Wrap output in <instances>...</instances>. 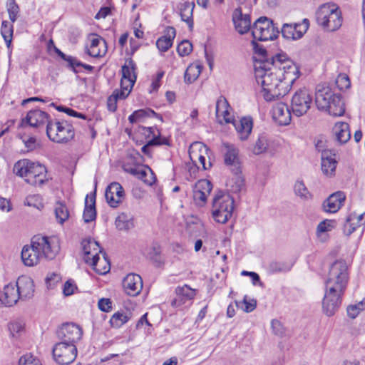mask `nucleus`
I'll return each mask as SVG.
<instances>
[{
    "mask_svg": "<svg viewBox=\"0 0 365 365\" xmlns=\"http://www.w3.org/2000/svg\"><path fill=\"white\" fill-rule=\"evenodd\" d=\"M299 68L282 55L257 62L255 66L256 81L262 88L267 101L284 96L299 77Z\"/></svg>",
    "mask_w": 365,
    "mask_h": 365,
    "instance_id": "f257e3e1",
    "label": "nucleus"
},
{
    "mask_svg": "<svg viewBox=\"0 0 365 365\" xmlns=\"http://www.w3.org/2000/svg\"><path fill=\"white\" fill-rule=\"evenodd\" d=\"M349 280L346 262L340 259L332 263L325 281V294L322 301L323 312L328 317L333 316L341 305Z\"/></svg>",
    "mask_w": 365,
    "mask_h": 365,
    "instance_id": "f03ea898",
    "label": "nucleus"
},
{
    "mask_svg": "<svg viewBox=\"0 0 365 365\" xmlns=\"http://www.w3.org/2000/svg\"><path fill=\"white\" fill-rule=\"evenodd\" d=\"M60 251L59 240L54 236L41 235L31 238V244L23 247L21 259L28 267L38 264L42 258L53 259Z\"/></svg>",
    "mask_w": 365,
    "mask_h": 365,
    "instance_id": "7ed1b4c3",
    "label": "nucleus"
},
{
    "mask_svg": "<svg viewBox=\"0 0 365 365\" xmlns=\"http://www.w3.org/2000/svg\"><path fill=\"white\" fill-rule=\"evenodd\" d=\"M315 103L320 110H325L333 116H341L345 113V106L339 93H335L329 87L317 86Z\"/></svg>",
    "mask_w": 365,
    "mask_h": 365,
    "instance_id": "20e7f679",
    "label": "nucleus"
},
{
    "mask_svg": "<svg viewBox=\"0 0 365 365\" xmlns=\"http://www.w3.org/2000/svg\"><path fill=\"white\" fill-rule=\"evenodd\" d=\"M14 173L34 186H41L47 180L46 168L27 159L16 162L14 166Z\"/></svg>",
    "mask_w": 365,
    "mask_h": 365,
    "instance_id": "39448f33",
    "label": "nucleus"
},
{
    "mask_svg": "<svg viewBox=\"0 0 365 365\" xmlns=\"http://www.w3.org/2000/svg\"><path fill=\"white\" fill-rule=\"evenodd\" d=\"M317 24L328 31L337 30L342 24L340 9L334 4H325L316 13Z\"/></svg>",
    "mask_w": 365,
    "mask_h": 365,
    "instance_id": "423d86ee",
    "label": "nucleus"
},
{
    "mask_svg": "<svg viewBox=\"0 0 365 365\" xmlns=\"http://www.w3.org/2000/svg\"><path fill=\"white\" fill-rule=\"evenodd\" d=\"M234 210V199L227 193L219 191L212 200V214L214 220L222 224L231 217Z\"/></svg>",
    "mask_w": 365,
    "mask_h": 365,
    "instance_id": "0eeeda50",
    "label": "nucleus"
},
{
    "mask_svg": "<svg viewBox=\"0 0 365 365\" xmlns=\"http://www.w3.org/2000/svg\"><path fill=\"white\" fill-rule=\"evenodd\" d=\"M46 135L54 143H66L74 138L75 130L66 120H51L46 125Z\"/></svg>",
    "mask_w": 365,
    "mask_h": 365,
    "instance_id": "6e6552de",
    "label": "nucleus"
},
{
    "mask_svg": "<svg viewBox=\"0 0 365 365\" xmlns=\"http://www.w3.org/2000/svg\"><path fill=\"white\" fill-rule=\"evenodd\" d=\"M82 245L85 262L90 264L96 272L100 274H105L109 272L110 265L105 257L104 262L107 264L104 265L102 268L100 267V257L98 256V253L101 252V250L98 242L95 240H90L88 241H83Z\"/></svg>",
    "mask_w": 365,
    "mask_h": 365,
    "instance_id": "1a4fd4ad",
    "label": "nucleus"
},
{
    "mask_svg": "<svg viewBox=\"0 0 365 365\" xmlns=\"http://www.w3.org/2000/svg\"><path fill=\"white\" fill-rule=\"evenodd\" d=\"M279 34L273 21L267 17L259 18L253 24L252 34L256 41H265L274 40Z\"/></svg>",
    "mask_w": 365,
    "mask_h": 365,
    "instance_id": "9d476101",
    "label": "nucleus"
},
{
    "mask_svg": "<svg viewBox=\"0 0 365 365\" xmlns=\"http://www.w3.org/2000/svg\"><path fill=\"white\" fill-rule=\"evenodd\" d=\"M313 103L312 92L306 88H299L294 92L291 99L290 108L292 113L297 117L305 115L310 109Z\"/></svg>",
    "mask_w": 365,
    "mask_h": 365,
    "instance_id": "9b49d317",
    "label": "nucleus"
},
{
    "mask_svg": "<svg viewBox=\"0 0 365 365\" xmlns=\"http://www.w3.org/2000/svg\"><path fill=\"white\" fill-rule=\"evenodd\" d=\"M53 356L58 364L68 365L76 358L77 348L75 344L59 341L53 348Z\"/></svg>",
    "mask_w": 365,
    "mask_h": 365,
    "instance_id": "f8f14e48",
    "label": "nucleus"
},
{
    "mask_svg": "<svg viewBox=\"0 0 365 365\" xmlns=\"http://www.w3.org/2000/svg\"><path fill=\"white\" fill-rule=\"evenodd\" d=\"M83 331L81 328L73 323H66L57 331L60 342L75 344L81 339Z\"/></svg>",
    "mask_w": 365,
    "mask_h": 365,
    "instance_id": "ddd939ff",
    "label": "nucleus"
},
{
    "mask_svg": "<svg viewBox=\"0 0 365 365\" xmlns=\"http://www.w3.org/2000/svg\"><path fill=\"white\" fill-rule=\"evenodd\" d=\"M207 146L200 142H195L190 145L189 156L197 169H200V167L202 166V169L205 170L211 166L210 162L208 163V166L205 163V154L207 153Z\"/></svg>",
    "mask_w": 365,
    "mask_h": 365,
    "instance_id": "4468645a",
    "label": "nucleus"
},
{
    "mask_svg": "<svg viewBox=\"0 0 365 365\" xmlns=\"http://www.w3.org/2000/svg\"><path fill=\"white\" fill-rule=\"evenodd\" d=\"M309 26V21L304 19L302 24H284L282 28V35L289 40L301 38L307 32Z\"/></svg>",
    "mask_w": 365,
    "mask_h": 365,
    "instance_id": "2eb2a0df",
    "label": "nucleus"
},
{
    "mask_svg": "<svg viewBox=\"0 0 365 365\" xmlns=\"http://www.w3.org/2000/svg\"><path fill=\"white\" fill-rule=\"evenodd\" d=\"M105 197L110 207H118L125 199V192L122 185L117 182L109 184L106 190Z\"/></svg>",
    "mask_w": 365,
    "mask_h": 365,
    "instance_id": "dca6fc26",
    "label": "nucleus"
},
{
    "mask_svg": "<svg viewBox=\"0 0 365 365\" xmlns=\"http://www.w3.org/2000/svg\"><path fill=\"white\" fill-rule=\"evenodd\" d=\"M291 108L282 102L275 103L272 109L273 120L280 125L289 124L292 119Z\"/></svg>",
    "mask_w": 365,
    "mask_h": 365,
    "instance_id": "f3484780",
    "label": "nucleus"
},
{
    "mask_svg": "<svg viewBox=\"0 0 365 365\" xmlns=\"http://www.w3.org/2000/svg\"><path fill=\"white\" fill-rule=\"evenodd\" d=\"M212 188L211 182L206 179L200 180L195 183L193 188V198L198 205H205Z\"/></svg>",
    "mask_w": 365,
    "mask_h": 365,
    "instance_id": "a211bd4d",
    "label": "nucleus"
},
{
    "mask_svg": "<svg viewBox=\"0 0 365 365\" xmlns=\"http://www.w3.org/2000/svg\"><path fill=\"white\" fill-rule=\"evenodd\" d=\"M123 287L127 294L137 296L143 289V280L137 274H128L123 281Z\"/></svg>",
    "mask_w": 365,
    "mask_h": 365,
    "instance_id": "6ab92c4d",
    "label": "nucleus"
},
{
    "mask_svg": "<svg viewBox=\"0 0 365 365\" xmlns=\"http://www.w3.org/2000/svg\"><path fill=\"white\" fill-rule=\"evenodd\" d=\"M223 145L225 148L224 160L226 165L229 166L231 170L238 172L241 168L239 150L232 144L224 143Z\"/></svg>",
    "mask_w": 365,
    "mask_h": 365,
    "instance_id": "aec40b11",
    "label": "nucleus"
},
{
    "mask_svg": "<svg viewBox=\"0 0 365 365\" xmlns=\"http://www.w3.org/2000/svg\"><path fill=\"white\" fill-rule=\"evenodd\" d=\"M232 21L235 29L240 34L247 33L251 29L250 16L249 14H243L240 6H238L234 10Z\"/></svg>",
    "mask_w": 365,
    "mask_h": 365,
    "instance_id": "412c9836",
    "label": "nucleus"
},
{
    "mask_svg": "<svg viewBox=\"0 0 365 365\" xmlns=\"http://www.w3.org/2000/svg\"><path fill=\"white\" fill-rule=\"evenodd\" d=\"M175 298L172 301V305L175 307H180L190 302L194 299L196 292L195 289L190 288L188 285L178 286L175 289Z\"/></svg>",
    "mask_w": 365,
    "mask_h": 365,
    "instance_id": "4be33fe9",
    "label": "nucleus"
},
{
    "mask_svg": "<svg viewBox=\"0 0 365 365\" xmlns=\"http://www.w3.org/2000/svg\"><path fill=\"white\" fill-rule=\"evenodd\" d=\"M346 195L342 191H337L329 196L322 204L323 210L328 213L336 212L342 206Z\"/></svg>",
    "mask_w": 365,
    "mask_h": 365,
    "instance_id": "5701e85b",
    "label": "nucleus"
},
{
    "mask_svg": "<svg viewBox=\"0 0 365 365\" xmlns=\"http://www.w3.org/2000/svg\"><path fill=\"white\" fill-rule=\"evenodd\" d=\"M90 45L88 48V54L92 57H101L107 52L106 41L96 34H92L89 38Z\"/></svg>",
    "mask_w": 365,
    "mask_h": 365,
    "instance_id": "b1692460",
    "label": "nucleus"
},
{
    "mask_svg": "<svg viewBox=\"0 0 365 365\" xmlns=\"http://www.w3.org/2000/svg\"><path fill=\"white\" fill-rule=\"evenodd\" d=\"M51 120H48V115L41 110H30L26 118L22 120V125L25 123L29 124L30 126L34 128H38L41 125H44L48 122H51Z\"/></svg>",
    "mask_w": 365,
    "mask_h": 365,
    "instance_id": "393cba45",
    "label": "nucleus"
},
{
    "mask_svg": "<svg viewBox=\"0 0 365 365\" xmlns=\"http://www.w3.org/2000/svg\"><path fill=\"white\" fill-rule=\"evenodd\" d=\"M15 285L21 299H26L33 297L34 284L30 277L26 275L19 277Z\"/></svg>",
    "mask_w": 365,
    "mask_h": 365,
    "instance_id": "a878e982",
    "label": "nucleus"
},
{
    "mask_svg": "<svg viewBox=\"0 0 365 365\" xmlns=\"http://www.w3.org/2000/svg\"><path fill=\"white\" fill-rule=\"evenodd\" d=\"M332 133L339 145L346 143L351 138L349 125L346 122H336L332 128Z\"/></svg>",
    "mask_w": 365,
    "mask_h": 365,
    "instance_id": "bb28decb",
    "label": "nucleus"
},
{
    "mask_svg": "<svg viewBox=\"0 0 365 365\" xmlns=\"http://www.w3.org/2000/svg\"><path fill=\"white\" fill-rule=\"evenodd\" d=\"M20 299L18 290L15 284H9L0 292V301L7 307L14 305Z\"/></svg>",
    "mask_w": 365,
    "mask_h": 365,
    "instance_id": "cd10ccee",
    "label": "nucleus"
},
{
    "mask_svg": "<svg viewBox=\"0 0 365 365\" xmlns=\"http://www.w3.org/2000/svg\"><path fill=\"white\" fill-rule=\"evenodd\" d=\"M334 156L335 153L332 151H324L321 155L322 170L327 176L331 177L335 174L337 161Z\"/></svg>",
    "mask_w": 365,
    "mask_h": 365,
    "instance_id": "c85d7f7f",
    "label": "nucleus"
},
{
    "mask_svg": "<svg viewBox=\"0 0 365 365\" xmlns=\"http://www.w3.org/2000/svg\"><path fill=\"white\" fill-rule=\"evenodd\" d=\"M232 124L239 135L240 139L241 140H247L250 135L253 127L252 118L244 117L240 120H235Z\"/></svg>",
    "mask_w": 365,
    "mask_h": 365,
    "instance_id": "c756f323",
    "label": "nucleus"
},
{
    "mask_svg": "<svg viewBox=\"0 0 365 365\" xmlns=\"http://www.w3.org/2000/svg\"><path fill=\"white\" fill-rule=\"evenodd\" d=\"M232 176L226 182V186L232 192L238 193L245 188V180L242 174L241 168L238 172L231 170Z\"/></svg>",
    "mask_w": 365,
    "mask_h": 365,
    "instance_id": "7c9ffc66",
    "label": "nucleus"
},
{
    "mask_svg": "<svg viewBox=\"0 0 365 365\" xmlns=\"http://www.w3.org/2000/svg\"><path fill=\"white\" fill-rule=\"evenodd\" d=\"M181 20L187 23L190 30L193 28V9L195 3L193 1H185L178 6Z\"/></svg>",
    "mask_w": 365,
    "mask_h": 365,
    "instance_id": "2f4dec72",
    "label": "nucleus"
},
{
    "mask_svg": "<svg viewBox=\"0 0 365 365\" xmlns=\"http://www.w3.org/2000/svg\"><path fill=\"white\" fill-rule=\"evenodd\" d=\"M96 192L88 195L85 199V208L83 214L84 222L86 223L93 221L96 217Z\"/></svg>",
    "mask_w": 365,
    "mask_h": 365,
    "instance_id": "473e14b6",
    "label": "nucleus"
},
{
    "mask_svg": "<svg viewBox=\"0 0 365 365\" xmlns=\"http://www.w3.org/2000/svg\"><path fill=\"white\" fill-rule=\"evenodd\" d=\"M175 35V29L173 27L168 26L165 29V35L160 37L156 41L158 48L162 52L167 51L172 46Z\"/></svg>",
    "mask_w": 365,
    "mask_h": 365,
    "instance_id": "72a5a7b5",
    "label": "nucleus"
},
{
    "mask_svg": "<svg viewBox=\"0 0 365 365\" xmlns=\"http://www.w3.org/2000/svg\"><path fill=\"white\" fill-rule=\"evenodd\" d=\"M294 192L295 195L303 201L311 200L313 197L312 194L309 191L304 182L300 180L295 182Z\"/></svg>",
    "mask_w": 365,
    "mask_h": 365,
    "instance_id": "f704fd0d",
    "label": "nucleus"
},
{
    "mask_svg": "<svg viewBox=\"0 0 365 365\" xmlns=\"http://www.w3.org/2000/svg\"><path fill=\"white\" fill-rule=\"evenodd\" d=\"M153 115L158 116V114L151 109H140L134 111L129 117L128 120L130 123H135L138 122L143 121L145 118L148 117H151Z\"/></svg>",
    "mask_w": 365,
    "mask_h": 365,
    "instance_id": "c9c22d12",
    "label": "nucleus"
},
{
    "mask_svg": "<svg viewBox=\"0 0 365 365\" xmlns=\"http://www.w3.org/2000/svg\"><path fill=\"white\" fill-rule=\"evenodd\" d=\"M266 269L269 274H276L288 272L291 267L283 262L272 261L267 265Z\"/></svg>",
    "mask_w": 365,
    "mask_h": 365,
    "instance_id": "e433bc0d",
    "label": "nucleus"
},
{
    "mask_svg": "<svg viewBox=\"0 0 365 365\" xmlns=\"http://www.w3.org/2000/svg\"><path fill=\"white\" fill-rule=\"evenodd\" d=\"M200 73L201 68L200 66L193 64L190 65L185 72V81L187 83H192L198 78Z\"/></svg>",
    "mask_w": 365,
    "mask_h": 365,
    "instance_id": "4c0bfd02",
    "label": "nucleus"
},
{
    "mask_svg": "<svg viewBox=\"0 0 365 365\" xmlns=\"http://www.w3.org/2000/svg\"><path fill=\"white\" fill-rule=\"evenodd\" d=\"M135 68L136 65L132 59L126 61L125 65L122 66V78L136 81Z\"/></svg>",
    "mask_w": 365,
    "mask_h": 365,
    "instance_id": "58836bf2",
    "label": "nucleus"
},
{
    "mask_svg": "<svg viewBox=\"0 0 365 365\" xmlns=\"http://www.w3.org/2000/svg\"><path fill=\"white\" fill-rule=\"evenodd\" d=\"M55 215L57 221L63 224L69 217V212L66 205L61 202H58L55 206Z\"/></svg>",
    "mask_w": 365,
    "mask_h": 365,
    "instance_id": "ea45409f",
    "label": "nucleus"
},
{
    "mask_svg": "<svg viewBox=\"0 0 365 365\" xmlns=\"http://www.w3.org/2000/svg\"><path fill=\"white\" fill-rule=\"evenodd\" d=\"M143 130H145V133H148V135L153 134V138L148 141V145L151 146H158L162 145H168V140L166 138H163L160 135H155L154 133V128L153 127L143 128Z\"/></svg>",
    "mask_w": 365,
    "mask_h": 365,
    "instance_id": "a19ab883",
    "label": "nucleus"
},
{
    "mask_svg": "<svg viewBox=\"0 0 365 365\" xmlns=\"http://www.w3.org/2000/svg\"><path fill=\"white\" fill-rule=\"evenodd\" d=\"M138 178L148 185H152L155 182V176L148 167L141 168Z\"/></svg>",
    "mask_w": 365,
    "mask_h": 365,
    "instance_id": "79ce46f5",
    "label": "nucleus"
},
{
    "mask_svg": "<svg viewBox=\"0 0 365 365\" xmlns=\"http://www.w3.org/2000/svg\"><path fill=\"white\" fill-rule=\"evenodd\" d=\"M20 138L23 141L28 151H33L41 146L40 141L34 136H29L26 134L21 135Z\"/></svg>",
    "mask_w": 365,
    "mask_h": 365,
    "instance_id": "37998d69",
    "label": "nucleus"
},
{
    "mask_svg": "<svg viewBox=\"0 0 365 365\" xmlns=\"http://www.w3.org/2000/svg\"><path fill=\"white\" fill-rule=\"evenodd\" d=\"M130 317L128 314L118 312L115 313L110 319V323L112 327L120 328L124 324H125Z\"/></svg>",
    "mask_w": 365,
    "mask_h": 365,
    "instance_id": "c03bdc74",
    "label": "nucleus"
},
{
    "mask_svg": "<svg viewBox=\"0 0 365 365\" xmlns=\"http://www.w3.org/2000/svg\"><path fill=\"white\" fill-rule=\"evenodd\" d=\"M13 32V25L8 21H3L1 33L8 47H9L11 43Z\"/></svg>",
    "mask_w": 365,
    "mask_h": 365,
    "instance_id": "a18cd8bd",
    "label": "nucleus"
},
{
    "mask_svg": "<svg viewBox=\"0 0 365 365\" xmlns=\"http://www.w3.org/2000/svg\"><path fill=\"white\" fill-rule=\"evenodd\" d=\"M135 80L122 78L120 81V90H115L123 98H126L131 91Z\"/></svg>",
    "mask_w": 365,
    "mask_h": 365,
    "instance_id": "49530a36",
    "label": "nucleus"
},
{
    "mask_svg": "<svg viewBox=\"0 0 365 365\" xmlns=\"http://www.w3.org/2000/svg\"><path fill=\"white\" fill-rule=\"evenodd\" d=\"M55 52L56 54L66 63V68L72 71L74 69V66L78 65V58L76 57L66 55L62 52L60 49L55 47Z\"/></svg>",
    "mask_w": 365,
    "mask_h": 365,
    "instance_id": "de8ad7c7",
    "label": "nucleus"
},
{
    "mask_svg": "<svg viewBox=\"0 0 365 365\" xmlns=\"http://www.w3.org/2000/svg\"><path fill=\"white\" fill-rule=\"evenodd\" d=\"M115 225L119 230H128L132 227L133 223L125 214L122 213L116 218Z\"/></svg>",
    "mask_w": 365,
    "mask_h": 365,
    "instance_id": "09e8293b",
    "label": "nucleus"
},
{
    "mask_svg": "<svg viewBox=\"0 0 365 365\" xmlns=\"http://www.w3.org/2000/svg\"><path fill=\"white\" fill-rule=\"evenodd\" d=\"M19 6L16 3L15 0H9L7 3V11L9 13V19L12 23L15 22L17 19L19 13Z\"/></svg>",
    "mask_w": 365,
    "mask_h": 365,
    "instance_id": "8fccbe9b",
    "label": "nucleus"
},
{
    "mask_svg": "<svg viewBox=\"0 0 365 365\" xmlns=\"http://www.w3.org/2000/svg\"><path fill=\"white\" fill-rule=\"evenodd\" d=\"M268 142L265 136H259L253 148V152L256 155L261 154L267 150Z\"/></svg>",
    "mask_w": 365,
    "mask_h": 365,
    "instance_id": "3c124183",
    "label": "nucleus"
},
{
    "mask_svg": "<svg viewBox=\"0 0 365 365\" xmlns=\"http://www.w3.org/2000/svg\"><path fill=\"white\" fill-rule=\"evenodd\" d=\"M364 308L365 304L363 302H360L356 304H351L347 307V314L350 318L354 319Z\"/></svg>",
    "mask_w": 365,
    "mask_h": 365,
    "instance_id": "603ef678",
    "label": "nucleus"
},
{
    "mask_svg": "<svg viewBox=\"0 0 365 365\" xmlns=\"http://www.w3.org/2000/svg\"><path fill=\"white\" fill-rule=\"evenodd\" d=\"M192 50V43L187 40L181 41L178 47L177 51L180 56H185L190 53Z\"/></svg>",
    "mask_w": 365,
    "mask_h": 365,
    "instance_id": "864d4df0",
    "label": "nucleus"
},
{
    "mask_svg": "<svg viewBox=\"0 0 365 365\" xmlns=\"http://www.w3.org/2000/svg\"><path fill=\"white\" fill-rule=\"evenodd\" d=\"M336 84L339 90L347 89L351 86L349 76L345 73H340L336 79Z\"/></svg>",
    "mask_w": 365,
    "mask_h": 365,
    "instance_id": "5fc2aeb1",
    "label": "nucleus"
},
{
    "mask_svg": "<svg viewBox=\"0 0 365 365\" xmlns=\"http://www.w3.org/2000/svg\"><path fill=\"white\" fill-rule=\"evenodd\" d=\"M226 109H230V105L227 99L224 96H221L217 98L216 102V118H219V114H221V113Z\"/></svg>",
    "mask_w": 365,
    "mask_h": 365,
    "instance_id": "6e6d98bb",
    "label": "nucleus"
},
{
    "mask_svg": "<svg viewBox=\"0 0 365 365\" xmlns=\"http://www.w3.org/2000/svg\"><path fill=\"white\" fill-rule=\"evenodd\" d=\"M125 98H123L120 96L119 93L116 91H114L113 93L108 97L107 101V106L110 111L114 112L117 109V101L118 99H125Z\"/></svg>",
    "mask_w": 365,
    "mask_h": 365,
    "instance_id": "4d7b16f0",
    "label": "nucleus"
},
{
    "mask_svg": "<svg viewBox=\"0 0 365 365\" xmlns=\"http://www.w3.org/2000/svg\"><path fill=\"white\" fill-rule=\"evenodd\" d=\"M19 365H42L41 361L32 355L22 356L19 361Z\"/></svg>",
    "mask_w": 365,
    "mask_h": 365,
    "instance_id": "13d9d810",
    "label": "nucleus"
},
{
    "mask_svg": "<svg viewBox=\"0 0 365 365\" xmlns=\"http://www.w3.org/2000/svg\"><path fill=\"white\" fill-rule=\"evenodd\" d=\"M24 329V324L19 321H15L9 324V330L11 335L15 337L18 334L21 333Z\"/></svg>",
    "mask_w": 365,
    "mask_h": 365,
    "instance_id": "bf43d9fd",
    "label": "nucleus"
},
{
    "mask_svg": "<svg viewBox=\"0 0 365 365\" xmlns=\"http://www.w3.org/2000/svg\"><path fill=\"white\" fill-rule=\"evenodd\" d=\"M359 226V225L356 224L355 221L350 220V216L349 215L344 225V232L346 235L349 236L353 233Z\"/></svg>",
    "mask_w": 365,
    "mask_h": 365,
    "instance_id": "052dcab7",
    "label": "nucleus"
},
{
    "mask_svg": "<svg viewBox=\"0 0 365 365\" xmlns=\"http://www.w3.org/2000/svg\"><path fill=\"white\" fill-rule=\"evenodd\" d=\"M273 333L279 336H283L285 334V329L282 324L277 319H273L271 322Z\"/></svg>",
    "mask_w": 365,
    "mask_h": 365,
    "instance_id": "680f3d73",
    "label": "nucleus"
},
{
    "mask_svg": "<svg viewBox=\"0 0 365 365\" xmlns=\"http://www.w3.org/2000/svg\"><path fill=\"white\" fill-rule=\"evenodd\" d=\"M25 204L28 206H32L40 209L43 207V205L41 202V197L38 195H29L26 197Z\"/></svg>",
    "mask_w": 365,
    "mask_h": 365,
    "instance_id": "e2e57ef3",
    "label": "nucleus"
},
{
    "mask_svg": "<svg viewBox=\"0 0 365 365\" xmlns=\"http://www.w3.org/2000/svg\"><path fill=\"white\" fill-rule=\"evenodd\" d=\"M219 123L223 124L233 123L235 120V118L232 114L230 113V109H226L223 110L221 114H219V118H217Z\"/></svg>",
    "mask_w": 365,
    "mask_h": 365,
    "instance_id": "0e129e2a",
    "label": "nucleus"
},
{
    "mask_svg": "<svg viewBox=\"0 0 365 365\" xmlns=\"http://www.w3.org/2000/svg\"><path fill=\"white\" fill-rule=\"evenodd\" d=\"M334 227V221L325 220L321 222L317 226V232L322 233L330 231Z\"/></svg>",
    "mask_w": 365,
    "mask_h": 365,
    "instance_id": "69168bd1",
    "label": "nucleus"
},
{
    "mask_svg": "<svg viewBox=\"0 0 365 365\" xmlns=\"http://www.w3.org/2000/svg\"><path fill=\"white\" fill-rule=\"evenodd\" d=\"M61 280V277L56 273L48 274L46 278V283L48 288H53Z\"/></svg>",
    "mask_w": 365,
    "mask_h": 365,
    "instance_id": "338daca9",
    "label": "nucleus"
},
{
    "mask_svg": "<svg viewBox=\"0 0 365 365\" xmlns=\"http://www.w3.org/2000/svg\"><path fill=\"white\" fill-rule=\"evenodd\" d=\"M112 302L110 299L102 298L98 301V308L105 312H108L112 309Z\"/></svg>",
    "mask_w": 365,
    "mask_h": 365,
    "instance_id": "774afa93",
    "label": "nucleus"
}]
</instances>
